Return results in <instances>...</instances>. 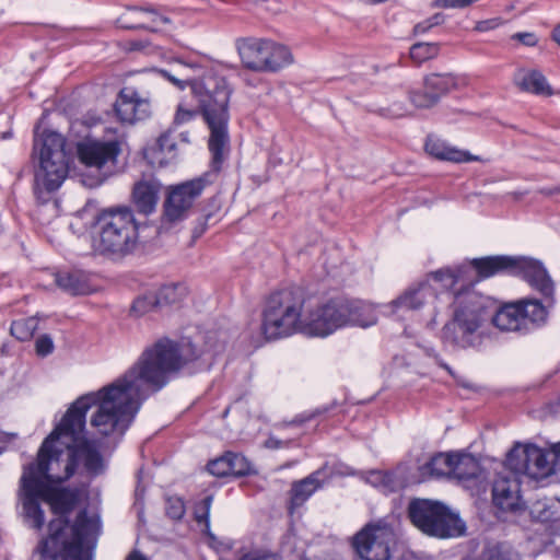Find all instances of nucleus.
<instances>
[{
    "instance_id": "dca6fc26",
    "label": "nucleus",
    "mask_w": 560,
    "mask_h": 560,
    "mask_svg": "<svg viewBox=\"0 0 560 560\" xmlns=\"http://www.w3.org/2000/svg\"><path fill=\"white\" fill-rule=\"evenodd\" d=\"M119 150L117 141L85 139L78 144L80 161L84 165L95 168H101L108 162H115Z\"/></svg>"
},
{
    "instance_id": "79ce46f5",
    "label": "nucleus",
    "mask_w": 560,
    "mask_h": 560,
    "mask_svg": "<svg viewBox=\"0 0 560 560\" xmlns=\"http://www.w3.org/2000/svg\"><path fill=\"white\" fill-rule=\"evenodd\" d=\"M513 38L520 40L525 46H535L537 44V37L533 33H516Z\"/></svg>"
},
{
    "instance_id": "13d9d810",
    "label": "nucleus",
    "mask_w": 560,
    "mask_h": 560,
    "mask_svg": "<svg viewBox=\"0 0 560 560\" xmlns=\"http://www.w3.org/2000/svg\"><path fill=\"white\" fill-rule=\"evenodd\" d=\"M460 470H462V471H471V470H472V467H471V466H462V467H460Z\"/></svg>"
},
{
    "instance_id": "393cba45",
    "label": "nucleus",
    "mask_w": 560,
    "mask_h": 560,
    "mask_svg": "<svg viewBox=\"0 0 560 560\" xmlns=\"http://www.w3.org/2000/svg\"><path fill=\"white\" fill-rule=\"evenodd\" d=\"M55 281L61 290L72 295L89 294L92 291L89 276L81 270L58 272Z\"/></svg>"
},
{
    "instance_id": "ea45409f",
    "label": "nucleus",
    "mask_w": 560,
    "mask_h": 560,
    "mask_svg": "<svg viewBox=\"0 0 560 560\" xmlns=\"http://www.w3.org/2000/svg\"><path fill=\"white\" fill-rule=\"evenodd\" d=\"M532 514L540 522H549L553 518V512L545 503L537 502L532 510Z\"/></svg>"
},
{
    "instance_id": "412c9836",
    "label": "nucleus",
    "mask_w": 560,
    "mask_h": 560,
    "mask_svg": "<svg viewBox=\"0 0 560 560\" xmlns=\"http://www.w3.org/2000/svg\"><path fill=\"white\" fill-rule=\"evenodd\" d=\"M323 475L324 469H318L307 477L292 483L288 505L290 514H293L296 509L301 508L311 498V495L323 486Z\"/></svg>"
},
{
    "instance_id": "20e7f679",
    "label": "nucleus",
    "mask_w": 560,
    "mask_h": 560,
    "mask_svg": "<svg viewBox=\"0 0 560 560\" xmlns=\"http://www.w3.org/2000/svg\"><path fill=\"white\" fill-rule=\"evenodd\" d=\"M490 305L487 296L470 287L458 290L454 295L453 316L442 329V341L457 349L475 347L479 342L478 330L490 317L502 331L527 332L518 301L503 305L493 316Z\"/></svg>"
},
{
    "instance_id": "c03bdc74",
    "label": "nucleus",
    "mask_w": 560,
    "mask_h": 560,
    "mask_svg": "<svg viewBox=\"0 0 560 560\" xmlns=\"http://www.w3.org/2000/svg\"><path fill=\"white\" fill-rule=\"evenodd\" d=\"M408 114V110L404 108L400 104H394L387 109L386 116L390 118L402 117Z\"/></svg>"
},
{
    "instance_id": "a18cd8bd",
    "label": "nucleus",
    "mask_w": 560,
    "mask_h": 560,
    "mask_svg": "<svg viewBox=\"0 0 560 560\" xmlns=\"http://www.w3.org/2000/svg\"><path fill=\"white\" fill-rule=\"evenodd\" d=\"M160 73L167 78L173 84H175L176 86H178L179 89H184L186 86V81L185 80H182V79H177L175 78L174 75H171L166 70H161Z\"/></svg>"
},
{
    "instance_id": "3c124183",
    "label": "nucleus",
    "mask_w": 560,
    "mask_h": 560,
    "mask_svg": "<svg viewBox=\"0 0 560 560\" xmlns=\"http://www.w3.org/2000/svg\"><path fill=\"white\" fill-rule=\"evenodd\" d=\"M266 445L270 448H278L281 446V441L273 438H269L266 442Z\"/></svg>"
},
{
    "instance_id": "2f4dec72",
    "label": "nucleus",
    "mask_w": 560,
    "mask_h": 560,
    "mask_svg": "<svg viewBox=\"0 0 560 560\" xmlns=\"http://www.w3.org/2000/svg\"><path fill=\"white\" fill-rule=\"evenodd\" d=\"M409 100L417 108H430L438 103V95L423 88V91H411Z\"/></svg>"
},
{
    "instance_id": "8fccbe9b",
    "label": "nucleus",
    "mask_w": 560,
    "mask_h": 560,
    "mask_svg": "<svg viewBox=\"0 0 560 560\" xmlns=\"http://www.w3.org/2000/svg\"><path fill=\"white\" fill-rule=\"evenodd\" d=\"M494 24L492 21H481L476 25V30L480 32L488 31L490 28H493Z\"/></svg>"
},
{
    "instance_id": "b1692460",
    "label": "nucleus",
    "mask_w": 560,
    "mask_h": 560,
    "mask_svg": "<svg viewBox=\"0 0 560 560\" xmlns=\"http://www.w3.org/2000/svg\"><path fill=\"white\" fill-rule=\"evenodd\" d=\"M513 81L523 92L539 96H551L553 94L546 77L538 70L520 69L514 74Z\"/></svg>"
},
{
    "instance_id": "c9c22d12",
    "label": "nucleus",
    "mask_w": 560,
    "mask_h": 560,
    "mask_svg": "<svg viewBox=\"0 0 560 560\" xmlns=\"http://www.w3.org/2000/svg\"><path fill=\"white\" fill-rule=\"evenodd\" d=\"M208 471L217 477L230 476L228 454L211 460L208 466Z\"/></svg>"
},
{
    "instance_id": "6e6552de",
    "label": "nucleus",
    "mask_w": 560,
    "mask_h": 560,
    "mask_svg": "<svg viewBox=\"0 0 560 560\" xmlns=\"http://www.w3.org/2000/svg\"><path fill=\"white\" fill-rule=\"evenodd\" d=\"M66 139L58 132L45 130L34 138L33 156H37L35 168V192L57 190L68 175L69 158L65 149Z\"/></svg>"
},
{
    "instance_id": "6e6d98bb",
    "label": "nucleus",
    "mask_w": 560,
    "mask_h": 560,
    "mask_svg": "<svg viewBox=\"0 0 560 560\" xmlns=\"http://www.w3.org/2000/svg\"><path fill=\"white\" fill-rule=\"evenodd\" d=\"M11 136H12L11 131H5V132L1 133V139H9V138H11Z\"/></svg>"
},
{
    "instance_id": "423d86ee",
    "label": "nucleus",
    "mask_w": 560,
    "mask_h": 560,
    "mask_svg": "<svg viewBox=\"0 0 560 560\" xmlns=\"http://www.w3.org/2000/svg\"><path fill=\"white\" fill-rule=\"evenodd\" d=\"M470 264L456 265L454 267H444L429 272L425 278L408 287L400 295L389 304L393 313L400 311H419L425 306L432 305L433 315L438 313V302L441 295H446L454 301V295L458 292L450 291L458 283L471 281L472 272Z\"/></svg>"
},
{
    "instance_id": "c756f323",
    "label": "nucleus",
    "mask_w": 560,
    "mask_h": 560,
    "mask_svg": "<svg viewBox=\"0 0 560 560\" xmlns=\"http://www.w3.org/2000/svg\"><path fill=\"white\" fill-rule=\"evenodd\" d=\"M158 307H160L159 300L156 299L154 292H150L137 298L133 301L131 313L136 316H143Z\"/></svg>"
},
{
    "instance_id": "c85d7f7f",
    "label": "nucleus",
    "mask_w": 560,
    "mask_h": 560,
    "mask_svg": "<svg viewBox=\"0 0 560 560\" xmlns=\"http://www.w3.org/2000/svg\"><path fill=\"white\" fill-rule=\"evenodd\" d=\"M38 327V320L35 317L22 318L11 324L10 332L18 340L25 341L33 337Z\"/></svg>"
},
{
    "instance_id": "37998d69",
    "label": "nucleus",
    "mask_w": 560,
    "mask_h": 560,
    "mask_svg": "<svg viewBox=\"0 0 560 560\" xmlns=\"http://www.w3.org/2000/svg\"><path fill=\"white\" fill-rule=\"evenodd\" d=\"M16 433H8L0 431V454L5 451L7 445L12 441L16 440Z\"/></svg>"
},
{
    "instance_id": "4d7b16f0",
    "label": "nucleus",
    "mask_w": 560,
    "mask_h": 560,
    "mask_svg": "<svg viewBox=\"0 0 560 560\" xmlns=\"http://www.w3.org/2000/svg\"><path fill=\"white\" fill-rule=\"evenodd\" d=\"M555 454L560 455V442L553 445Z\"/></svg>"
},
{
    "instance_id": "49530a36",
    "label": "nucleus",
    "mask_w": 560,
    "mask_h": 560,
    "mask_svg": "<svg viewBox=\"0 0 560 560\" xmlns=\"http://www.w3.org/2000/svg\"><path fill=\"white\" fill-rule=\"evenodd\" d=\"M431 28L432 27H431L430 23L427 20H424L415 26L413 32H415V34H423Z\"/></svg>"
},
{
    "instance_id": "58836bf2",
    "label": "nucleus",
    "mask_w": 560,
    "mask_h": 560,
    "mask_svg": "<svg viewBox=\"0 0 560 560\" xmlns=\"http://www.w3.org/2000/svg\"><path fill=\"white\" fill-rule=\"evenodd\" d=\"M35 347L38 355L46 357L52 352L54 342L49 336L43 335L36 340Z\"/></svg>"
},
{
    "instance_id": "473e14b6",
    "label": "nucleus",
    "mask_w": 560,
    "mask_h": 560,
    "mask_svg": "<svg viewBox=\"0 0 560 560\" xmlns=\"http://www.w3.org/2000/svg\"><path fill=\"white\" fill-rule=\"evenodd\" d=\"M229 460V470L230 475L233 476H244L250 471V464L247 459L235 453H226Z\"/></svg>"
},
{
    "instance_id": "2eb2a0df",
    "label": "nucleus",
    "mask_w": 560,
    "mask_h": 560,
    "mask_svg": "<svg viewBox=\"0 0 560 560\" xmlns=\"http://www.w3.org/2000/svg\"><path fill=\"white\" fill-rule=\"evenodd\" d=\"M115 112L122 122L133 124L150 116L151 104L132 88H124L115 102Z\"/></svg>"
},
{
    "instance_id": "ddd939ff",
    "label": "nucleus",
    "mask_w": 560,
    "mask_h": 560,
    "mask_svg": "<svg viewBox=\"0 0 560 560\" xmlns=\"http://www.w3.org/2000/svg\"><path fill=\"white\" fill-rule=\"evenodd\" d=\"M478 465L471 456L439 453L419 467V481L454 475L458 479L477 477Z\"/></svg>"
},
{
    "instance_id": "4c0bfd02",
    "label": "nucleus",
    "mask_w": 560,
    "mask_h": 560,
    "mask_svg": "<svg viewBox=\"0 0 560 560\" xmlns=\"http://www.w3.org/2000/svg\"><path fill=\"white\" fill-rule=\"evenodd\" d=\"M240 560H281V558L273 552L264 549H253L244 552Z\"/></svg>"
},
{
    "instance_id": "bb28decb",
    "label": "nucleus",
    "mask_w": 560,
    "mask_h": 560,
    "mask_svg": "<svg viewBox=\"0 0 560 560\" xmlns=\"http://www.w3.org/2000/svg\"><path fill=\"white\" fill-rule=\"evenodd\" d=\"M456 86L452 74L432 73L424 79V89L438 95V101Z\"/></svg>"
},
{
    "instance_id": "a878e982",
    "label": "nucleus",
    "mask_w": 560,
    "mask_h": 560,
    "mask_svg": "<svg viewBox=\"0 0 560 560\" xmlns=\"http://www.w3.org/2000/svg\"><path fill=\"white\" fill-rule=\"evenodd\" d=\"M267 69L266 72H276L293 62L291 50L281 44L269 40L267 52Z\"/></svg>"
},
{
    "instance_id": "1a4fd4ad",
    "label": "nucleus",
    "mask_w": 560,
    "mask_h": 560,
    "mask_svg": "<svg viewBox=\"0 0 560 560\" xmlns=\"http://www.w3.org/2000/svg\"><path fill=\"white\" fill-rule=\"evenodd\" d=\"M478 279H486L499 273L522 277L529 287L542 298L555 295V283L544 264L530 257L489 256L471 260Z\"/></svg>"
},
{
    "instance_id": "f704fd0d",
    "label": "nucleus",
    "mask_w": 560,
    "mask_h": 560,
    "mask_svg": "<svg viewBox=\"0 0 560 560\" xmlns=\"http://www.w3.org/2000/svg\"><path fill=\"white\" fill-rule=\"evenodd\" d=\"M165 511L170 518L180 520L185 514L184 501L178 497H170L165 502Z\"/></svg>"
},
{
    "instance_id": "7ed1b4c3",
    "label": "nucleus",
    "mask_w": 560,
    "mask_h": 560,
    "mask_svg": "<svg viewBox=\"0 0 560 560\" xmlns=\"http://www.w3.org/2000/svg\"><path fill=\"white\" fill-rule=\"evenodd\" d=\"M303 296L292 290L272 293L267 300L261 323L266 340H275L302 332L325 338L348 327H370L377 322L371 304L347 298H334L302 313Z\"/></svg>"
},
{
    "instance_id": "603ef678",
    "label": "nucleus",
    "mask_w": 560,
    "mask_h": 560,
    "mask_svg": "<svg viewBox=\"0 0 560 560\" xmlns=\"http://www.w3.org/2000/svg\"><path fill=\"white\" fill-rule=\"evenodd\" d=\"M127 560H148V559L139 551H133L128 556Z\"/></svg>"
},
{
    "instance_id": "f3484780",
    "label": "nucleus",
    "mask_w": 560,
    "mask_h": 560,
    "mask_svg": "<svg viewBox=\"0 0 560 560\" xmlns=\"http://www.w3.org/2000/svg\"><path fill=\"white\" fill-rule=\"evenodd\" d=\"M119 23L126 28H147L153 32L163 30L171 20L163 13L150 7L129 9L120 19Z\"/></svg>"
},
{
    "instance_id": "a19ab883",
    "label": "nucleus",
    "mask_w": 560,
    "mask_h": 560,
    "mask_svg": "<svg viewBox=\"0 0 560 560\" xmlns=\"http://www.w3.org/2000/svg\"><path fill=\"white\" fill-rule=\"evenodd\" d=\"M196 115V112L190 109H185L183 107H178L176 115H175V122L176 124H184L187 121H190Z\"/></svg>"
},
{
    "instance_id": "a211bd4d",
    "label": "nucleus",
    "mask_w": 560,
    "mask_h": 560,
    "mask_svg": "<svg viewBox=\"0 0 560 560\" xmlns=\"http://www.w3.org/2000/svg\"><path fill=\"white\" fill-rule=\"evenodd\" d=\"M268 39L243 38L236 42L238 55L243 65L250 70L266 72Z\"/></svg>"
},
{
    "instance_id": "864d4df0",
    "label": "nucleus",
    "mask_w": 560,
    "mask_h": 560,
    "mask_svg": "<svg viewBox=\"0 0 560 560\" xmlns=\"http://www.w3.org/2000/svg\"><path fill=\"white\" fill-rule=\"evenodd\" d=\"M552 39L560 46V23L555 27L552 32Z\"/></svg>"
},
{
    "instance_id": "5fc2aeb1",
    "label": "nucleus",
    "mask_w": 560,
    "mask_h": 560,
    "mask_svg": "<svg viewBox=\"0 0 560 560\" xmlns=\"http://www.w3.org/2000/svg\"><path fill=\"white\" fill-rule=\"evenodd\" d=\"M372 478L374 479L373 482H378V481H383L385 479V475L382 474L381 471H375V472H372Z\"/></svg>"
},
{
    "instance_id": "6ab92c4d",
    "label": "nucleus",
    "mask_w": 560,
    "mask_h": 560,
    "mask_svg": "<svg viewBox=\"0 0 560 560\" xmlns=\"http://www.w3.org/2000/svg\"><path fill=\"white\" fill-rule=\"evenodd\" d=\"M161 184L156 179H142L135 183L131 190V202L138 213L152 214L158 206Z\"/></svg>"
},
{
    "instance_id": "e433bc0d",
    "label": "nucleus",
    "mask_w": 560,
    "mask_h": 560,
    "mask_svg": "<svg viewBox=\"0 0 560 560\" xmlns=\"http://www.w3.org/2000/svg\"><path fill=\"white\" fill-rule=\"evenodd\" d=\"M212 503V497H206L200 503L196 505L195 509V518L199 524H205L207 527L209 526V513Z\"/></svg>"
},
{
    "instance_id": "4468645a",
    "label": "nucleus",
    "mask_w": 560,
    "mask_h": 560,
    "mask_svg": "<svg viewBox=\"0 0 560 560\" xmlns=\"http://www.w3.org/2000/svg\"><path fill=\"white\" fill-rule=\"evenodd\" d=\"M205 188V180L196 178L170 188L163 205L162 224H175L183 221Z\"/></svg>"
},
{
    "instance_id": "09e8293b",
    "label": "nucleus",
    "mask_w": 560,
    "mask_h": 560,
    "mask_svg": "<svg viewBox=\"0 0 560 560\" xmlns=\"http://www.w3.org/2000/svg\"><path fill=\"white\" fill-rule=\"evenodd\" d=\"M427 21L430 23L431 27H433L443 23L444 16L441 13H436L431 18L427 19Z\"/></svg>"
},
{
    "instance_id": "5701e85b",
    "label": "nucleus",
    "mask_w": 560,
    "mask_h": 560,
    "mask_svg": "<svg viewBox=\"0 0 560 560\" xmlns=\"http://www.w3.org/2000/svg\"><path fill=\"white\" fill-rule=\"evenodd\" d=\"M525 319L526 331L547 322L549 308L555 304V296L538 299H522L518 301Z\"/></svg>"
},
{
    "instance_id": "9d476101",
    "label": "nucleus",
    "mask_w": 560,
    "mask_h": 560,
    "mask_svg": "<svg viewBox=\"0 0 560 560\" xmlns=\"http://www.w3.org/2000/svg\"><path fill=\"white\" fill-rule=\"evenodd\" d=\"M408 517L423 534L436 538L459 537L466 524L458 513L440 501L415 499L409 503Z\"/></svg>"
},
{
    "instance_id": "7c9ffc66",
    "label": "nucleus",
    "mask_w": 560,
    "mask_h": 560,
    "mask_svg": "<svg viewBox=\"0 0 560 560\" xmlns=\"http://www.w3.org/2000/svg\"><path fill=\"white\" fill-rule=\"evenodd\" d=\"M439 45L435 43H417L410 48V57L412 60L421 63L434 58L439 54Z\"/></svg>"
},
{
    "instance_id": "0eeeda50",
    "label": "nucleus",
    "mask_w": 560,
    "mask_h": 560,
    "mask_svg": "<svg viewBox=\"0 0 560 560\" xmlns=\"http://www.w3.org/2000/svg\"><path fill=\"white\" fill-rule=\"evenodd\" d=\"M94 248L102 255L121 258L131 254L139 241V224L128 206L102 209L96 217Z\"/></svg>"
},
{
    "instance_id": "72a5a7b5",
    "label": "nucleus",
    "mask_w": 560,
    "mask_h": 560,
    "mask_svg": "<svg viewBox=\"0 0 560 560\" xmlns=\"http://www.w3.org/2000/svg\"><path fill=\"white\" fill-rule=\"evenodd\" d=\"M176 149V143L174 141V138L170 132L162 133L159 139L156 140L155 145L152 148L154 152H159L161 154H164L165 158L168 155L172 158L174 154V151Z\"/></svg>"
},
{
    "instance_id": "de8ad7c7",
    "label": "nucleus",
    "mask_w": 560,
    "mask_h": 560,
    "mask_svg": "<svg viewBox=\"0 0 560 560\" xmlns=\"http://www.w3.org/2000/svg\"><path fill=\"white\" fill-rule=\"evenodd\" d=\"M302 560H342L340 557L334 553H325L324 556H314L311 558H303Z\"/></svg>"
},
{
    "instance_id": "f8f14e48",
    "label": "nucleus",
    "mask_w": 560,
    "mask_h": 560,
    "mask_svg": "<svg viewBox=\"0 0 560 560\" xmlns=\"http://www.w3.org/2000/svg\"><path fill=\"white\" fill-rule=\"evenodd\" d=\"M555 451L546 452L533 444L517 443L506 456V467L515 475L542 479L553 472Z\"/></svg>"
},
{
    "instance_id": "f257e3e1",
    "label": "nucleus",
    "mask_w": 560,
    "mask_h": 560,
    "mask_svg": "<svg viewBox=\"0 0 560 560\" xmlns=\"http://www.w3.org/2000/svg\"><path fill=\"white\" fill-rule=\"evenodd\" d=\"M197 358L190 343L178 345L170 339L147 348L120 377L71 405L44 440L36 463L25 466L22 476L60 483L71 478L80 464L89 475L104 472V457L95 443L83 436L88 410L97 406L91 424L98 434L122 435L149 395L163 388L174 374Z\"/></svg>"
},
{
    "instance_id": "4be33fe9",
    "label": "nucleus",
    "mask_w": 560,
    "mask_h": 560,
    "mask_svg": "<svg viewBox=\"0 0 560 560\" xmlns=\"http://www.w3.org/2000/svg\"><path fill=\"white\" fill-rule=\"evenodd\" d=\"M493 502L502 510L513 512L520 501V482L516 477L500 476L492 488Z\"/></svg>"
},
{
    "instance_id": "f03ea898",
    "label": "nucleus",
    "mask_w": 560,
    "mask_h": 560,
    "mask_svg": "<svg viewBox=\"0 0 560 560\" xmlns=\"http://www.w3.org/2000/svg\"><path fill=\"white\" fill-rule=\"evenodd\" d=\"M77 500L75 491L52 488L49 483L31 479L28 475L21 477L19 502L25 520L36 529L43 527L45 516L40 501L47 502L57 515L49 523V536L37 548L43 560H93L101 530L100 518L81 511L69 526L66 515L74 508Z\"/></svg>"
},
{
    "instance_id": "cd10ccee",
    "label": "nucleus",
    "mask_w": 560,
    "mask_h": 560,
    "mask_svg": "<svg viewBox=\"0 0 560 560\" xmlns=\"http://www.w3.org/2000/svg\"><path fill=\"white\" fill-rule=\"evenodd\" d=\"M187 293V287L183 283L165 284L158 292H154L160 306L176 304L183 301Z\"/></svg>"
},
{
    "instance_id": "9b49d317",
    "label": "nucleus",
    "mask_w": 560,
    "mask_h": 560,
    "mask_svg": "<svg viewBox=\"0 0 560 560\" xmlns=\"http://www.w3.org/2000/svg\"><path fill=\"white\" fill-rule=\"evenodd\" d=\"M395 545V529L386 518L368 523L352 540L361 560H390Z\"/></svg>"
},
{
    "instance_id": "39448f33",
    "label": "nucleus",
    "mask_w": 560,
    "mask_h": 560,
    "mask_svg": "<svg viewBox=\"0 0 560 560\" xmlns=\"http://www.w3.org/2000/svg\"><path fill=\"white\" fill-rule=\"evenodd\" d=\"M190 88L198 109L210 130L208 147L212 154V165L220 170L230 150L228 124L232 90L225 78L210 72L191 82Z\"/></svg>"
},
{
    "instance_id": "aec40b11",
    "label": "nucleus",
    "mask_w": 560,
    "mask_h": 560,
    "mask_svg": "<svg viewBox=\"0 0 560 560\" xmlns=\"http://www.w3.org/2000/svg\"><path fill=\"white\" fill-rule=\"evenodd\" d=\"M424 150L431 158L439 161L466 163L480 160L479 156L474 155L468 151L453 147L435 136L427 137Z\"/></svg>"
}]
</instances>
